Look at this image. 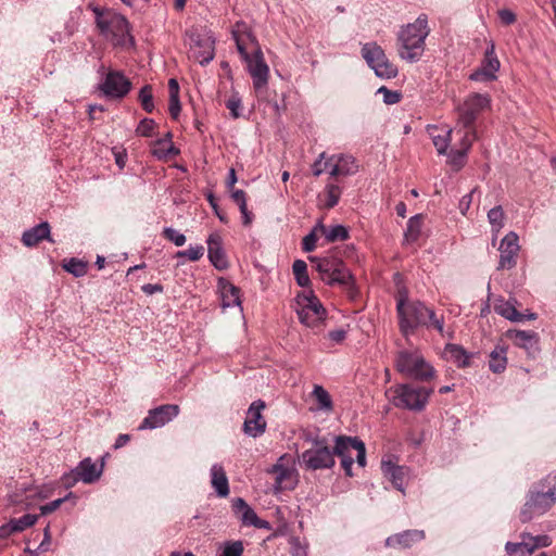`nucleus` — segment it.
<instances>
[{
  "label": "nucleus",
  "instance_id": "obj_1",
  "mask_svg": "<svg viewBox=\"0 0 556 556\" xmlns=\"http://www.w3.org/2000/svg\"><path fill=\"white\" fill-rule=\"evenodd\" d=\"M89 9L94 14L96 26L100 35L112 46L131 48L135 39L131 35V26L128 20L113 9L100 8L90 4Z\"/></svg>",
  "mask_w": 556,
  "mask_h": 556
},
{
  "label": "nucleus",
  "instance_id": "obj_8",
  "mask_svg": "<svg viewBox=\"0 0 556 556\" xmlns=\"http://www.w3.org/2000/svg\"><path fill=\"white\" fill-rule=\"evenodd\" d=\"M432 392V389L402 383L388 389L387 394L395 407L420 412L426 407Z\"/></svg>",
  "mask_w": 556,
  "mask_h": 556
},
{
  "label": "nucleus",
  "instance_id": "obj_14",
  "mask_svg": "<svg viewBox=\"0 0 556 556\" xmlns=\"http://www.w3.org/2000/svg\"><path fill=\"white\" fill-rule=\"evenodd\" d=\"M189 58L201 65L210 63L215 55V40L208 33L190 31Z\"/></svg>",
  "mask_w": 556,
  "mask_h": 556
},
{
  "label": "nucleus",
  "instance_id": "obj_4",
  "mask_svg": "<svg viewBox=\"0 0 556 556\" xmlns=\"http://www.w3.org/2000/svg\"><path fill=\"white\" fill-rule=\"evenodd\" d=\"M309 261L315 263L316 269L325 283L328 286L339 285L346 291L350 299L356 298L358 290L355 278L342 260L336 256H315L309 257Z\"/></svg>",
  "mask_w": 556,
  "mask_h": 556
},
{
  "label": "nucleus",
  "instance_id": "obj_46",
  "mask_svg": "<svg viewBox=\"0 0 556 556\" xmlns=\"http://www.w3.org/2000/svg\"><path fill=\"white\" fill-rule=\"evenodd\" d=\"M320 230H324V224L319 220L312 231L303 238L302 249L305 252H312L316 248L317 238L320 236Z\"/></svg>",
  "mask_w": 556,
  "mask_h": 556
},
{
  "label": "nucleus",
  "instance_id": "obj_49",
  "mask_svg": "<svg viewBox=\"0 0 556 556\" xmlns=\"http://www.w3.org/2000/svg\"><path fill=\"white\" fill-rule=\"evenodd\" d=\"M243 551L242 541H227L224 543L219 556H242Z\"/></svg>",
  "mask_w": 556,
  "mask_h": 556
},
{
  "label": "nucleus",
  "instance_id": "obj_51",
  "mask_svg": "<svg viewBox=\"0 0 556 556\" xmlns=\"http://www.w3.org/2000/svg\"><path fill=\"white\" fill-rule=\"evenodd\" d=\"M156 124L151 118H143L136 128L137 136L152 137L155 134Z\"/></svg>",
  "mask_w": 556,
  "mask_h": 556
},
{
  "label": "nucleus",
  "instance_id": "obj_55",
  "mask_svg": "<svg viewBox=\"0 0 556 556\" xmlns=\"http://www.w3.org/2000/svg\"><path fill=\"white\" fill-rule=\"evenodd\" d=\"M226 106L230 111V114L233 118H238L240 116V108H241V99L233 94L226 101Z\"/></svg>",
  "mask_w": 556,
  "mask_h": 556
},
{
  "label": "nucleus",
  "instance_id": "obj_39",
  "mask_svg": "<svg viewBox=\"0 0 556 556\" xmlns=\"http://www.w3.org/2000/svg\"><path fill=\"white\" fill-rule=\"evenodd\" d=\"M445 356L457 364L459 367H465L469 364L466 351L457 344H446L444 349Z\"/></svg>",
  "mask_w": 556,
  "mask_h": 556
},
{
  "label": "nucleus",
  "instance_id": "obj_15",
  "mask_svg": "<svg viewBox=\"0 0 556 556\" xmlns=\"http://www.w3.org/2000/svg\"><path fill=\"white\" fill-rule=\"evenodd\" d=\"M500 260L497 269H513L517 265V258L520 252L519 237L515 231H509L501 240L498 245Z\"/></svg>",
  "mask_w": 556,
  "mask_h": 556
},
{
  "label": "nucleus",
  "instance_id": "obj_37",
  "mask_svg": "<svg viewBox=\"0 0 556 556\" xmlns=\"http://www.w3.org/2000/svg\"><path fill=\"white\" fill-rule=\"evenodd\" d=\"M488 220L491 225V230L493 235V243L495 242L500 231L503 229L505 225V213L501 205H497L491 208L488 212Z\"/></svg>",
  "mask_w": 556,
  "mask_h": 556
},
{
  "label": "nucleus",
  "instance_id": "obj_33",
  "mask_svg": "<svg viewBox=\"0 0 556 556\" xmlns=\"http://www.w3.org/2000/svg\"><path fill=\"white\" fill-rule=\"evenodd\" d=\"M495 312L498 315L505 317L506 319H508L510 321H515V323H520L526 319H528V320L536 319V314H534V313L521 314L516 309L515 305L509 301L501 302V303L496 304Z\"/></svg>",
  "mask_w": 556,
  "mask_h": 556
},
{
  "label": "nucleus",
  "instance_id": "obj_7",
  "mask_svg": "<svg viewBox=\"0 0 556 556\" xmlns=\"http://www.w3.org/2000/svg\"><path fill=\"white\" fill-rule=\"evenodd\" d=\"M293 308L299 320L312 329H320L326 319L327 312L313 290H304L294 299Z\"/></svg>",
  "mask_w": 556,
  "mask_h": 556
},
{
  "label": "nucleus",
  "instance_id": "obj_47",
  "mask_svg": "<svg viewBox=\"0 0 556 556\" xmlns=\"http://www.w3.org/2000/svg\"><path fill=\"white\" fill-rule=\"evenodd\" d=\"M421 230V216L416 215L409 218L407 223V229L405 232V238L407 241H416L420 235Z\"/></svg>",
  "mask_w": 556,
  "mask_h": 556
},
{
  "label": "nucleus",
  "instance_id": "obj_9",
  "mask_svg": "<svg viewBox=\"0 0 556 556\" xmlns=\"http://www.w3.org/2000/svg\"><path fill=\"white\" fill-rule=\"evenodd\" d=\"M333 456L341 458V465L348 476H352V465L354 463V454L357 464L361 467L366 465L365 444L357 438L339 435L336 438Z\"/></svg>",
  "mask_w": 556,
  "mask_h": 556
},
{
  "label": "nucleus",
  "instance_id": "obj_35",
  "mask_svg": "<svg viewBox=\"0 0 556 556\" xmlns=\"http://www.w3.org/2000/svg\"><path fill=\"white\" fill-rule=\"evenodd\" d=\"M507 336L517 346L528 351L534 349L539 341L538 334L534 331L510 330Z\"/></svg>",
  "mask_w": 556,
  "mask_h": 556
},
{
  "label": "nucleus",
  "instance_id": "obj_27",
  "mask_svg": "<svg viewBox=\"0 0 556 556\" xmlns=\"http://www.w3.org/2000/svg\"><path fill=\"white\" fill-rule=\"evenodd\" d=\"M38 520L37 515L26 514L21 518H13L0 527V539H7L10 535L22 532L33 527Z\"/></svg>",
  "mask_w": 556,
  "mask_h": 556
},
{
  "label": "nucleus",
  "instance_id": "obj_58",
  "mask_svg": "<svg viewBox=\"0 0 556 556\" xmlns=\"http://www.w3.org/2000/svg\"><path fill=\"white\" fill-rule=\"evenodd\" d=\"M498 17L504 25H511L516 22V14L508 9L500 10Z\"/></svg>",
  "mask_w": 556,
  "mask_h": 556
},
{
  "label": "nucleus",
  "instance_id": "obj_52",
  "mask_svg": "<svg viewBox=\"0 0 556 556\" xmlns=\"http://www.w3.org/2000/svg\"><path fill=\"white\" fill-rule=\"evenodd\" d=\"M204 255V248L202 245L190 247L185 251H178L176 257H187L191 262H197Z\"/></svg>",
  "mask_w": 556,
  "mask_h": 556
},
{
  "label": "nucleus",
  "instance_id": "obj_34",
  "mask_svg": "<svg viewBox=\"0 0 556 556\" xmlns=\"http://www.w3.org/2000/svg\"><path fill=\"white\" fill-rule=\"evenodd\" d=\"M211 483L216 493L220 497H226L229 494V484L226 471L222 465L215 464L211 468Z\"/></svg>",
  "mask_w": 556,
  "mask_h": 556
},
{
  "label": "nucleus",
  "instance_id": "obj_44",
  "mask_svg": "<svg viewBox=\"0 0 556 556\" xmlns=\"http://www.w3.org/2000/svg\"><path fill=\"white\" fill-rule=\"evenodd\" d=\"M241 521L244 526H253L257 529H270L269 522L260 519L250 506L242 511Z\"/></svg>",
  "mask_w": 556,
  "mask_h": 556
},
{
  "label": "nucleus",
  "instance_id": "obj_13",
  "mask_svg": "<svg viewBox=\"0 0 556 556\" xmlns=\"http://www.w3.org/2000/svg\"><path fill=\"white\" fill-rule=\"evenodd\" d=\"M302 462L308 469L331 468L334 465L333 453L325 439L314 440L311 447L302 453Z\"/></svg>",
  "mask_w": 556,
  "mask_h": 556
},
{
  "label": "nucleus",
  "instance_id": "obj_57",
  "mask_svg": "<svg viewBox=\"0 0 556 556\" xmlns=\"http://www.w3.org/2000/svg\"><path fill=\"white\" fill-rule=\"evenodd\" d=\"M527 538L530 540L531 547H532L533 552L538 547H546V546H549L552 543L549 536H547V535H538V536L527 535Z\"/></svg>",
  "mask_w": 556,
  "mask_h": 556
},
{
  "label": "nucleus",
  "instance_id": "obj_3",
  "mask_svg": "<svg viewBox=\"0 0 556 556\" xmlns=\"http://www.w3.org/2000/svg\"><path fill=\"white\" fill-rule=\"evenodd\" d=\"M429 31L428 18L425 14L403 26L397 34L399 56L409 63L418 62L425 52V41Z\"/></svg>",
  "mask_w": 556,
  "mask_h": 556
},
{
  "label": "nucleus",
  "instance_id": "obj_60",
  "mask_svg": "<svg viewBox=\"0 0 556 556\" xmlns=\"http://www.w3.org/2000/svg\"><path fill=\"white\" fill-rule=\"evenodd\" d=\"M207 201H208V203L211 204L212 208L214 210V212H215L216 216L219 218V220H220V222H223V223H227V217H226V215H225V214H223V213L219 211V207H218V204H217V202H216V200H215V197H214L212 193H210V194L207 195Z\"/></svg>",
  "mask_w": 556,
  "mask_h": 556
},
{
  "label": "nucleus",
  "instance_id": "obj_22",
  "mask_svg": "<svg viewBox=\"0 0 556 556\" xmlns=\"http://www.w3.org/2000/svg\"><path fill=\"white\" fill-rule=\"evenodd\" d=\"M231 34L236 41L238 52L242 59H248V55H250L248 50L250 48L253 47L255 50L258 48L255 37L252 35L249 26L244 22L236 23Z\"/></svg>",
  "mask_w": 556,
  "mask_h": 556
},
{
  "label": "nucleus",
  "instance_id": "obj_21",
  "mask_svg": "<svg viewBox=\"0 0 556 556\" xmlns=\"http://www.w3.org/2000/svg\"><path fill=\"white\" fill-rule=\"evenodd\" d=\"M130 87L131 83L122 73L110 72L101 86V90L109 97L123 98L129 92Z\"/></svg>",
  "mask_w": 556,
  "mask_h": 556
},
{
  "label": "nucleus",
  "instance_id": "obj_40",
  "mask_svg": "<svg viewBox=\"0 0 556 556\" xmlns=\"http://www.w3.org/2000/svg\"><path fill=\"white\" fill-rule=\"evenodd\" d=\"M320 236H324L328 243L344 241L349 239V230L342 225H336L331 227H326L324 225V230H320Z\"/></svg>",
  "mask_w": 556,
  "mask_h": 556
},
{
  "label": "nucleus",
  "instance_id": "obj_23",
  "mask_svg": "<svg viewBox=\"0 0 556 556\" xmlns=\"http://www.w3.org/2000/svg\"><path fill=\"white\" fill-rule=\"evenodd\" d=\"M208 260L218 270L229 267V262L223 248V239L218 233H211L206 240Z\"/></svg>",
  "mask_w": 556,
  "mask_h": 556
},
{
  "label": "nucleus",
  "instance_id": "obj_36",
  "mask_svg": "<svg viewBox=\"0 0 556 556\" xmlns=\"http://www.w3.org/2000/svg\"><path fill=\"white\" fill-rule=\"evenodd\" d=\"M312 397L316 402V409L325 413L333 410V402L329 392L320 384H315Z\"/></svg>",
  "mask_w": 556,
  "mask_h": 556
},
{
  "label": "nucleus",
  "instance_id": "obj_16",
  "mask_svg": "<svg viewBox=\"0 0 556 556\" xmlns=\"http://www.w3.org/2000/svg\"><path fill=\"white\" fill-rule=\"evenodd\" d=\"M180 408L176 404H165L150 409L138 430H152L164 427L178 416Z\"/></svg>",
  "mask_w": 556,
  "mask_h": 556
},
{
  "label": "nucleus",
  "instance_id": "obj_18",
  "mask_svg": "<svg viewBox=\"0 0 556 556\" xmlns=\"http://www.w3.org/2000/svg\"><path fill=\"white\" fill-rule=\"evenodd\" d=\"M456 136H458V142L455 143V147L452 148L451 153L448 154V163L458 170L465 165L466 156L476 138L471 130L463 131L460 129H456Z\"/></svg>",
  "mask_w": 556,
  "mask_h": 556
},
{
  "label": "nucleus",
  "instance_id": "obj_12",
  "mask_svg": "<svg viewBox=\"0 0 556 556\" xmlns=\"http://www.w3.org/2000/svg\"><path fill=\"white\" fill-rule=\"evenodd\" d=\"M274 476V490L276 493L292 490L298 484V471L292 456L285 454L280 456L275 465L267 470Z\"/></svg>",
  "mask_w": 556,
  "mask_h": 556
},
{
  "label": "nucleus",
  "instance_id": "obj_28",
  "mask_svg": "<svg viewBox=\"0 0 556 556\" xmlns=\"http://www.w3.org/2000/svg\"><path fill=\"white\" fill-rule=\"evenodd\" d=\"M428 134L432 139V142L439 154H445L451 140L452 135L456 136V127L454 129L448 127H439L435 125L428 126Z\"/></svg>",
  "mask_w": 556,
  "mask_h": 556
},
{
  "label": "nucleus",
  "instance_id": "obj_45",
  "mask_svg": "<svg viewBox=\"0 0 556 556\" xmlns=\"http://www.w3.org/2000/svg\"><path fill=\"white\" fill-rule=\"evenodd\" d=\"M292 270H293V275L296 280V283L300 287L305 288V287L309 286L311 280H309L308 274H307V265L304 261H302V260L294 261V263L292 265Z\"/></svg>",
  "mask_w": 556,
  "mask_h": 556
},
{
  "label": "nucleus",
  "instance_id": "obj_62",
  "mask_svg": "<svg viewBox=\"0 0 556 556\" xmlns=\"http://www.w3.org/2000/svg\"><path fill=\"white\" fill-rule=\"evenodd\" d=\"M231 198L238 206H241L247 203L245 192L243 190H232Z\"/></svg>",
  "mask_w": 556,
  "mask_h": 556
},
{
  "label": "nucleus",
  "instance_id": "obj_43",
  "mask_svg": "<svg viewBox=\"0 0 556 556\" xmlns=\"http://www.w3.org/2000/svg\"><path fill=\"white\" fill-rule=\"evenodd\" d=\"M341 193L342 190L338 185L328 184L325 188L324 199L320 195L319 200L324 201V206L326 208H332L338 204Z\"/></svg>",
  "mask_w": 556,
  "mask_h": 556
},
{
  "label": "nucleus",
  "instance_id": "obj_20",
  "mask_svg": "<svg viewBox=\"0 0 556 556\" xmlns=\"http://www.w3.org/2000/svg\"><path fill=\"white\" fill-rule=\"evenodd\" d=\"M500 61L495 54V46L491 41L484 54L482 65L470 75L471 80H493L496 78V72L500 70Z\"/></svg>",
  "mask_w": 556,
  "mask_h": 556
},
{
  "label": "nucleus",
  "instance_id": "obj_31",
  "mask_svg": "<svg viewBox=\"0 0 556 556\" xmlns=\"http://www.w3.org/2000/svg\"><path fill=\"white\" fill-rule=\"evenodd\" d=\"M43 239L52 241L50 238V226L47 222L40 223L24 231L22 236V241L26 247H35Z\"/></svg>",
  "mask_w": 556,
  "mask_h": 556
},
{
  "label": "nucleus",
  "instance_id": "obj_10",
  "mask_svg": "<svg viewBox=\"0 0 556 556\" xmlns=\"http://www.w3.org/2000/svg\"><path fill=\"white\" fill-rule=\"evenodd\" d=\"M490 105V98L486 94L472 93L457 108L458 117L456 129L463 131L471 130L477 138L475 122L478 115Z\"/></svg>",
  "mask_w": 556,
  "mask_h": 556
},
{
  "label": "nucleus",
  "instance_id": "obj_6",
  "mask_svg": "<svg viewBox=\"0 0 556 556\" xmlns=\"http://www.w3.org/2000/svg\"><path fill=\"white\" fill-rule=\"evenodd\" d=\"M394 366L403 376L419 381H428L435 375L434 368L425 359L421 352L417 349L400 351L396 354Z\"/></svg>",
  "mask_w": 556,
  "mask_h": 556
},
{
  "label": "nucleus",
  "instance_id": "obj_59",
  "mask_svg": "<svg viewBox=\"0 0 556 556\" xmlns=\"http://www.w3.org/2000/svg\"><path fill=\"white\" fill-rule=\"evenodd\" d=\"M64 501H65V498H58V500H54L46 505L40 506L41 515H48V514L56 510Z\"/></svg>",
  "mask_w": 556,
  "mask_h": 556
},
{
  "label": "nucleus",
  "instance_id": "obj_24",
  "mask_svg": "<svg viewBox=\"0 0 556 556\" xmlns=\"http://www.w3.org/2000/svg\"><path fill=\"white\" fill-rule=\"evenodd\" d=\"M381 470L383 476L396 488L399 491L404 492V484L408 477V469L400 466L396 462L382 459Z\"/></svg>",
  "mask_w": 556,
  "mask_h": 556
},
{
  "label": "nucleus",
  "instance_id": "obj_56",
  "mask_svg": "<svg viewBox=\"0 0 556 556\" xmlns=\"http://www.w3.org/2000/svg\"><path fill=\"white\" fill-rule=\"evenodd\" d=\"M379 93L383 94V101L387 104H395L401 100V93L397 91H391L387 87H380L378 89Z\"/></svg>",
  "mask_w": 556,
  "mask_h": 556
},
{
  "label": "nucleus",
  "instance_id": "obj_26",
  "mask_svg": "<svg viewBox=\"0 0 556 556\" xmlns=\"http://www.w3.org/2000/svg\"><path fill=\"white\" fill-rule=\"evenodd\" d=\"M217 289L223 308L241 306L240 289L228 279L220 277L217 281Z\"/></svg>",
  "mask_w": 556,
  "mask_h": 556
},
{
  "label": "nucleus",
  "instance_id": "obj_64",
  "mask_svg": "<svg viewBox=\"0 0 556 556\" xmlns=\"http://www.w3.org/2000/svg\"><path fill=\"white\" fill-rule=\"evenodd\" d=\"M328 337L336 343H340L342 342L345 337H346V332L345 330L343 329H338V330H333V331H330L328 333Z\"/></svg>",
  "mask_w": 556,
  "mask_h": 556
},
{
  "label": "nucleus",
  "instance_id": "obj_54",
  "mask_svg": "<svg viewBox=\"0 0 556 556\" xmlns=\"http://www.w3.org/2000/svg\"><path fill=\"white\" fill-rule=\"evenodd\" d=\"M325 157V153H321L319 155V159L314 163L313 165V174L315 176L321 175L325 170L331 169V164L334 161V157H329L326 162H323V159Z\"/></svg>",
  "mask_w": 556,
  "mask_h": 556
},
{
  "label": "nucleus",
  "instance_id": "obj_17",
  "mask_svg": "<svg viewBox=\"0 0 556 556\" xmlns=\"http://www.w3.org/2000/svg\"><path fill=\"white\" fill-rule=\"evenodd\" d=\"M248 64V70L253 79V86L256 90H261L267 86L269 68L265 63L263 53L260 48L254 50L252 55L243 59Z\"/></svg>",
  "mask_w": 556,
  "mask_h": 556
},
{
  "label": "nucleus",
  "instance_id": "obj_38",
  "mask_svg": "<svg viewBox=\"0 0 556 556\" xmlns=\"http://www.w3.org/2000/svg\"><path fill=\"white\" fill-rule=\"evenodd\" d=\"M168 92H169V114L176 119L180 113V101H179V85L175 78H170L168 81Z\"/></svg>",
  "mask_w": 556,
  "mask_h": 556
},
{
  "label": "nucleus",
  "instance_id": "obj_41",
  "mask_svg": "<svg viewBox=\"0 0 556 556\" xmlns=\"http://www.w3.org/2000/svg\"><path fill=\"white\" fill-rule=\"evenodd\" d=\"M507 365L506 350L496 346L490 354L489 367L493 372H502Z\"/></svg>",
  "mask_w": 556,
  "mask_h": 556
},
{
  "label": "nucleus",
  "instance_id": "obj_30",
  "mask_svg": "<svg viewBox=\"0 0 556 556\" xmlns=\"http://www.w3.org/2000/svg\"><path fill=\"white\" fill-rule=\"evenodd\" d=\"M425 538L424 531L420 530H407L402 533L394 534L387 539L386 543L388 546L395 547L400 546L403 548L410 547L414 543L421 541Z\"/></svg>",
  "mask_w": 556,
  "mask_h": 556
},
{
  "label": "nucleus",
  "instance_id": "obj_25",
  "mask_svg": "<svg viewBox=\"0 0 556 556\" xmlns=\"http://www.w3.org/2000/svg\"><path fill=\"white\" fill-rule=\"evenodd\" d=\"M102 472V466L100 468L97 467V465L90 459L85 458L79 463V465L76 467V469L72 472L70 478H73V481L76 482L78 480L84 481L85 483H91L96 481ZM68 477H65V480H67ZM66 485H70V482H64Z\"/></svg>",
  "mask_w": 556,
  "mask_h": 556
},
{
  "label": "nucleus",
  "instance_id": "obj_61",
  "mask_svg": "<svg viewBox=\"0 0 556 556\" xmlns=\"http://www.w3.org/2000/svg\"><path fill=\"white\" fill-rule=\"evenodd\" d=\"M240 213L242 215V223L244 226H250L253 220V214L248 210V204H243L239 206Z\"/></svg>",
  "mask_w": 556,
  "mask_h": 556
},
{
  "label": "nucleus",
  "instance_id": "obj_11",
  "mask_svg": "<svg viewBox=\"0 0 556 556\" xmlns=\"http://www.w3.org/2000/svg\"><path fill=\"white\" fill-rule=\"evenodd\" d=\"M362 56L378 77L383 79L396 77V65L389 61L383 49L376 42L365 43L362 47Z\"/></svg>",
  "mask_w": 556,
  "mask_h": 556
},
{
  "label": "nucleus",
  "instance_id": "obj_50",
  "mask_svg": "<svg viewBox=\"0 0 556 556\" xmlns=\"http://www.w3.org/2000/svg\"><path fill=\"white\" fill-rule=\"evenodd\" d=\"M64 268L75 277H83L87 274V265L76 258H71L67 263H65Z\"/></svg>",
  "mask_w": 556,
  "mask_h": 556
},
{
  "label": "nucleus",
  "instance_id": "obj_48",
  "mask_svg": "<svg viewBox=\"0 0 556 556\" xmlns=\"http://www.w3.org/2000/svg\"><path fill=\"white\" fill-rule=\"evenodd\" d=\"M139 101L141 103L142 109L146 112L151 113L154 110L153 94H152L151 86L146 85L140 89Z\"/></svg>",
  "mask_w": 556,
  "mask_h": 556
},
{
  "label": "nucleus",
  "instance_id": "obj_29",
  "mask_svg": "<svg viewBox=\"0 0 556 556\" xmlns=\"http://www.w3.org/2000/svg\"><path fill=\"white\" fill-rule=\"evenodd\" d=\"M333 163L331 164V169L329 172L330 176H349L353 175L357 172V164L353 156L351 155H340L336 156Z\"/></svg>",
  "mask_w": 556,
  "mask_h": 556
},
{
  "label": "nucleus",
  "instance_id": "obj_53",
  "mask_svg": "<svg viewBox=\"0 0 556 556\" xmlns=\"http://www.w3.org/2000/svg\"><path fill=\"white\" fill-rule=\"evenodd\" d=\"M163 236L172 241L176 247H182L186 243V236L178 232L174 228L166 227L163 230Z\"/></svg>",
  "mask_w": 556,
  "mask_h": 556
},
{
  "label": "nucleus",
  "instance_id": "obj_5",
  "mask_svg": "<svg viewBox=\"0 0 556 556\" xmlns=\"http://www.w3.org/2000/svg\"><path fill=\"white\" fill-rule=\"evenodd\" d=\"M556 503V473L547 475L533 491L520 513L522 522L530 521L533 516L546 513Z\"/></svg>",
  "mask_w": 556,
  "mask_h": 556
},
{
  "label": "nucleus",
  "instance_id": "obj_42",
  "mask_svg": "<svg viewBox=\"0 0 556 556\" xmlns=\"http://www.w3.org/2000/svg\"><path fill=\"white\" fill-rule=\"evenodd\" d=\"M505 549L509 556H530L533 553L530 540L527 535H523L522 542L506 543Z\"/></svg>",
  "mask_w": 556,
  "mask_h": 556
},
{
  "label": "nucleus",
  "instance_id": "obj_63",
  "mask_svg": "<svg viewBox=\"0 0 556 556\" xmlns=\"http://www.w3.org/2000/svg\"><path fill=\"white\" fill-rule=\"evenodd\" d=\"M50 542H51V532H50V527L47 526L43 530V541L40 543L38 549L40 552H46L48 549V546L50 545Z\"/></svg>",
  "mask_w": 556,
  "mask_h": 556
},
{
  "label": "nucleus",
  "instance_id": "obj_2",
  "mask_svg": "<svg viewBox=\"0 0 556 556\" xmlns=\"http://www.w3.org/2000/svg\"><path fill=\"white\" fill-rule=\"evenodd\" d=\"M399 314V326L402 334L408 337L414 333L418 327H427L435 329L442 337H445L444 317L438 316L437 313L427 307L420 301H412L405 304L402 301L396 305Z\"/></svg>",
  "mask_w": 556,
  "mask_h": 556
},
{
  "label": "nucleus",
  "instance_id": "obj_32",
  "mask_svg": "<svg viewBox=\"0 0 556 556\" xmlns=\"http://www.w3.org/2000/svg\"><path fill=\"white\" fill-rule=\"evenodd\" d=\"M151 153L159 160H167L169 156L178 154L179 151L172 141V134L167 132L164 138L153 141Z\"/></svg>",
  "mask_w": 556,
  "mask_h": 556
},
{
  "label": "nucleus",
  "instance_id": "obj_19",
  "mask_svg": "<svg viewBox=\"0 0 556 556\" xmlns=\"http://www.w3.org/2000/svg\"><path fill=\"white\" fill-rule=\"evenodd\" d=\"M265 403L262 400L253 402L247 413L243 431L253 438L263 434L266 430V420L262 415Z\"/></svg>",
  "mask_w": 556,
  "mask_h": 556
}]
</instances>
